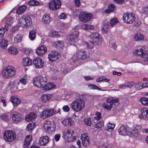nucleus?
<instances>
[{"label":"nucleus","mask_w":148,"mask_h":148,"mask_svg":"<svg viewBox=\"0 0 148 148\" xmlns=\"http://www.w3.org/2000/svg\"><path fill=\"white\" fill-rule=\"evenodd\" d=\"M134 54L137 56L145 58V60L148 62V51L145 52H143L141 50L138 49L134 52Z\"/></svg>","instance_id":"f8f14e48"},{"label":"nucleus","mask_w":148,"mask_h":148,"mask_svg":"<svg viewBox=\"0 0 148 148\" xmlns=\"http://www.w3.org/2000/svg\"><path fill=\"white\" fill-rule=\"evenodd\" d=\"M85 103L82 99L77 98L73 101L71 103L70 106L73 110L76 112H80L84 107Z\"/></svg>","instance_id":"f257e3e1"},{"label":"nucleus","mask_w":148,"mask_h":148,"mask_svg":"<svg viewBox=\"0 0 148 148\" xmlns=\"http://www.w3.org/2000/svg\"><path fill=\"white\" fill-rule=\"evenodd\" d=\"M134 38L135 40L137 41L143 40L144 37L143 34L140 33H137L135 35Z\"/></svg>","instance_id":"c9c22d12"},{"label":"nucleus","mask_w":148,"mask_h":148,"mask_svg":"<svg viewBox=\"0 0 148 148\" xmlns=\"http://www.w3.org/2000/svg\"><path fill=\"white\" fill-rule=\"evenodd\" d=\"M36 116V113L34 112H31L26 116L25 120L27 121H30L34 119Z\"/></svg>","instance_id":"c85d7f7f"},{"label":"nucleus","mask_w":148,"mask_h":148,"mask_svg":"<svg viewBox=\"0 0 148 148\" xmlns=\"http://www.w3.org/2000/svg\"><path fill=\"white\" fill-rule=\"evenodd\" d=\"M8 51L10 54L14 55H16L18 53L17 49L13 47L9 48L8 50Z\"/></svg>","instance_id":"37998d69"},{"label":"nucleus","mask_w":148,"mask_h":148,"mask_svg":"<svg viewBox=\"0 0 148 148\" xmlns=\"http://www.w3.org/2000/svg\"><path fill=\"white\" fill-rule=\"evenodd\" d=\"M71 130H68L66 132H64L63 137L65 140L67 142H72L75 140L76 137L72 136V132L71 134Z\"/></svg>","instance_id":"9b49d317"},{"label":"nucleus","mask_w":148,"mask_h":148,"mask_svg":"<svg viewBox=\"0 0 148 148\" xmlns=\"http://www.w3.org/2000/svg\"><path fill=\"white\" fill-rule=\"evenodd\" d=\"M79 32L75 31L67 36L66 39L71 45H75L78 41V37L79 35Z\"/></svg>","instance_id":"20e7f679"},{"label":"nucleus","mask_w":148,"mask_h":148,"mask_svg":"<svg viewBox=\"0 0 148 148\" xmlns=\"http://www.w3.org/2000/svg\"><path fill=\"white\" fill-rule=\"evenodd\" d=\"M35 124L34 123H30L28 124L27 126V128L29 131H32L34 129L35 127Z\"/></svg>","instance_id":"603ef678"},{"label":"nucleus","mask_w":148,"mask_h":148,"mask_svg":"<svg viewBox=\"0 0 148 148\" xmlns=\"http://www.w3.org/2000/svg\"><path fill=\"white\" fill-rule=\"evenodd\" d=\"M19 82L21 83L23 85H25L26 84V79H25L23 78L20 79L19 80Z\"/></svg>","instance_id":"338daca9"},{"label":"nucleus","mask_w":148,"mask_h":148,"mask_svg":"<svg viewBox=\"0 0 148 148\" xmlns=\"http://www.w3.org/2000/svg\"><path fill=\"white\" fill-rule=\"evenodd\" d=\"M49 36L50 37H58L59 36L58 32L56 31H51L49 33Z\"/></svg>","instance_id":"de8ad7c7"},{"label":"nucleus","mask_w":148,"mask_h":148,"mask_svg":"<svg viewBox=\"0 0 148 148\" xmlns=\"http://www.w3.org/2000/svg\"><path fill=\"white\" fill-rule=\"evenodd\" d=\"M13 21V18L10 17L7 19L6 21V24L9 26H10L12 23Z\"/></svg>","instance_id":"6e6d98bb"},{"label":"nucleus","mask_w":148,"mask_h":148,"mask_svg":"<svg viewBox=\"0 0 148 148\" xmlns=\"http://www.w3.org/2000/svg\"><path fill=\"white\" fill-rule=\"evenodd\" d=\"M54 109L45 110L43 111L40 114V116L45 119L47 117L52 115L53 114Z\"/></svg>","instance_id":"2eb2a0df"},{"label":"nucleus","mask_w":148,"mask_h":148,"mask_svg":"<svg viewBox=\"0 0 148 148\" xmlns=\"http://www.w3.org/2000/svg\"><path fill=\"white\" fill-rule=\"evenodd\" d=\"M8 26L5 25V26L1 28L0 29V37H3V36L5 32L8 31Z\"/></svg>","instance_id":"4c0bfd02"},{"label":"nucleus","mask_w":148,"mask_h":148,"mask_svg":"<svg viewBox=\"0 0 148 148\" xmlns=\"http://www.w3.org/2000/svg\"><path fill=\"white\" fill-rule=\"evenodd\" d=\"M113 106V104L112 103L109 104H104L103 106L104 109H106L107 110H111V108Z\"/></svg>","instance_id":"8fccbe9b"},{"label":"nucleus","mask_w":148,"mask_h":148,"mask_svg":"<svg viewBox=\"0 0 148 148\" xmlns=\"http://www.w3.org/2000/svg\"><path fill=\"white\" fill-rule=\"evenodd\" d=\"M104 126L103 122L102 121H101L95 124V126L96 128H100L103 127Z\"/></svg>","instance_id":"5fc2aeb1"},{"label":"nucleus","mask_w":148,"mask_h":148,"mask_svg":"<svg viewBox=\"0 0 148 148\" xmlns=\"http://www.w3.org/2000/svg\"><path fill=\"white\" fill-rule=\"evenodd\" d=\"M141 114L139 115V117L141 119H148V108H144L140 110Z\"/></svg>","instance_id":"a211bd4d"},{"label":"nucleus","mask_w":148,"mask_h":148,"mask_svg":"<svg viewBox=\"0 0 148 148\" xmlns=\"http://www.w3.org/2000/svg\"><path fill=\"white\" fill-rule=\"evenodd\" d=\"M55 44L57 48H62L64 46V43L62 41H58L55 42Z\"/></svg>","instance_id":"09e8293b"},{"label":"nucleus","mask_w":148,"mask_h":148,"mask_svg":"<svg viewBox=\"0 0 148 148\" xmlns=\"http://www.w3.org/2000/svg\"><path fill=\"white\" fill-rule=\"evenodd\" d=\"M90 38L97 44L101 43L102 41L101 38L98 33H92L90 35Z\"/></svg>","instance_id":"4468645a"},{"label":"nucleus","mask_w":148,"mask_h":148,"mask_svg":"<svg viewBox=\"0 0 148 148\" xmlns=\"http://www.w3.org/2000/svg\"><path fill=\"white\" fill-rule=\"evenodd\" d=\"M23 38L22 34H18L14 37V40L15 43H18L21 42Z\"/></svg>","instance_id":"72a5a7b5"},{"label":"nucleus","mask_w":148,"mask_h":148,"mask_svg":"<svg viewBox=\"0 0 148 148\" xmlns=\"http://www.w3.org/2000/svg\"><path fill=\"white\" fill-rule=\"evenodd\" d=\"M59 58V55L57 52L52 51L49 54L48 58L49 61L54 62L57 60Z\"/></svg>","instance_id":"6ab92c4d"},{"label":"nucleus","mask_w":148,"mask_h":148,"mask_svg":"<svg viewBox=\"0 0 148 148\" xmlns=\"http://www.w3.org/2000/svg\"><path fill=\"white\" fill-rule=\"evenodd\" d=\"M131 134L135 137H137L138 135V132L136 128H134L130 132Z\"/></svg>","instance_id":"864d4df0"},{"label":"nucleus","mask_w":148,"mask_h":148,"mask_svg":"<svg viewBox=\"0 0 148 148\" xmlns=\"http://www.w3.org/2000/svg\"><path fill=\"white\" fill-rule=\"evenodd\" d=\"M145 83L142 84L140 83H136L135 85V87L136 89L138 90L141 89L144 86Z\"/></svg>","instance_id":"3c124183"},{"label":"nucleus","mask_w":148,"mask_h":148,"mask_svg":"<svg viewBox=\"0 0 148 148\" xmlns=\"http://www.w3.org/2000/svg\"><path fill=\"white\" fill-rule=\"evenodd\" d=\"M92 14L83 12H81L79 14V20L83 23H86L90 21L92 18Z\"/></svg>","instance_id":"6e6552de"},{"label":"nucleus","mask_w":148,"mask_h":148,"mask_svg":"<svg viewBox=\"0 0 148 148\" xmlns=\"http://www.w3.org/2000/svg\"><path fill=\"white\" fill-rule=\"evenodd\" d=\"M32 139V136L30 135H29L26 137L24 144V148H29Z\"/></svg>","instance_id":"393cba45"},{"label":"nucleus","mask_w":148,"mask_h":148,"mask_svg":"<svg viewBox=\"0 0 148 148\" xmlns=\"http://www.w3.org/2000/svg\"><path fill=\"white\" fill-rule=\"evenodd\" d=\"M97 116L94 117V119L97 120H99L101 117V114L100 112H97L95 114Z\"/></svg>","instance_id":"052dcab7"},{"label":"nucleus","mask_w":148,"mask_h":148,"mask_svg":"<svg viewBox=\"0 0 148 148\" xmlns=\"http://www.w3.org/2000/svg\"><path fill=\"white\" fill-rule=\"evenodd\" d=\"M61 2L59 0H52L49 4V7L51 10H56L61 7Z\"/></svg>","instance_id":"9d476101"},{"label":"nucleus","mask_w":148,"mask_h":148,"mask_svg":"<svg viewBox=\"0 0 148 148\" xmlns=\"http://www.w3.org/2000/svg\"><path fill=\"white\" fill-rule=\"evenodd\" d=\"M18 23L21 26L29 27L31 26L32 22L31 18L28 15L25 14L20 18Z\"/></svg>","instance_id":"f03ea898"},{"label":"nucleus","mask_w":148,"mask_h":148,"mask_svg":"<svg viewBox=\"0 0 148 148\" xmlns=\"http://www.w3.org/2000/svg\"><path fill=\"white\" fill-rule=\"evenodd\" d=\"M62 109L64 112H68L69 111L70 109L68 105H65L63 106Z\"/></svg>","instance_id":"e2e57ef3"},{"label":"nucleus","mask_w":148,"mask_h":148,"mask_svg":"<svg viewBox=\"0 0 148 148\" xmlns=\"http://www.w3.org/2000/svg\"><path fill=\"white\" fill-rule=\"evenodd\" d=\"M19 28V27L18 26H16L14 27L11 29V31L12 33H14L15 32L17 31Z\"/></svg>","instance_id":"0e129e2a"},{"label":"nucleus","mask_w":148,"mask_h":148,"mask_svg":"<svg viewBox=\"0 0 148 148\" xmlns=\"http://www.w3.org/2000/svg\"><path fill=\"white\" fill-rule=\"evenodd\" d=\"M86 44L88 48L90 49L92 48L94 46V44L93 42L91 41H88Z\"/></svg>","instance_id":"bf43d9fd"},{"label":"nucleus","mask_w":148,"mask_h":148,"mask_svg":"<svg viewBox=\"0 0 148 148\" xmlns=\"http://www.w3.org/2000/svg\"><path fill=\"white\" fill-rule=\"evenodd\" d=\"M51 95L49 94H43L41 97V100L43 103H46L51 98Z\"/></svg>","instance_id":"c756f323"},{"label":"nucleus","mask_w":148,"mask_h":148,"mask_svg":"<svg viewBox=\"0 0 148 148\" xmlns=\"http://www.w3.org/2000/svg\"><path fill=\"white\" fill-rule=\"evenodd\" d=\"M33 64L35 67L38 69H40L43 67L44 65V62L40 58H35L33 60Z\"/></svg>","instance_id":"ddd939ff"},{"label":"nucleus","mask_w":148,"mask_h":148,"mask_svg":"<svg viewBox=\"0 0 148 148\" xmlns=\"http://www.w3.org/2000/svg\"><path fill=\"white\" fill-rule=\"evenodd\" d=\"M66 17V16L63 13H62L59 16V18L60 19H65Z\"/></svg>","instance_id":"774afa93"},{"label":"nucleus","mask_w":148,"mask_h":148,"mask_svg":"<svg viewBox=\"0 0 148 148\" xmlns=\"http://www.w3.org/2000/svg\"><path fill=\"white\" fill-rule=\"evenodd\" d=\"M115 126V125L114 124H112L110 122H108L105 127V129L107 130H108L110 129L112 130Z\"/></svg>","instance_id":"49530a36"},{"label":"nucleus","mask_w":148,"mask_h":148,"mask_svg":"<svg viewBox=\"0 0 148 148\" xmlns=\"http://www.w3.org/2000/svg\"><path fill=\"white\" fill-rule=\"evenodd\" d=\"M115 8V6L113 4H111L108 6V9L106 10L105 12L106 13H108L111 12L113 11Z\"/></svg>","instance_id":"ea45409f"},{"label":"nucleus","mask_w":148,"mask_h":148,"mask_svg":"<svg viewBox=\"0 0 148 148\" xmlns=\"http://www.w3.org/2000/svg\"><path fill=\"white\" fill-rule=\"evenodd\" d=\"M47 51V48L44 45L39 47L36 50V53L39 56L43 55Z\"/></svg>","instance_id":"412c9836"},{"label":"nucleus","mask_w":148,"mask_h":148,"mask_svg":"<svg viewBox=\"0 0 148 148\" xmlns=\"http://www.w3.org/2000/svg\"><path fill=\"white\" fill-rule=\"evenodd\" d=\"M49 140V138L47 136H43L39 139V144L41 146H45L48 143Z\"/></svg>","instance_id":"b1692460"},{"label":"nucleus","mask_w":148,"mask_h":148,"mask_svg":"<svg viewBox=\"0 0 148 148\" xmlns=\"http://www.w3.org/2000/svg\"><path fill=\"white\" fill-rule=\"evenodd\" d=\"M109 22H107L104 24L103 27L102 29V32L103 33H106L109 30Z\"/></svg>","instance_id":"a19ab883"},{"label":"nucleus","mask_w":148,"mask_h":148,"mask_svg":"<svg viewBox=\"0 0 148 148\" xmlns=\"http://www.w3.org/2000/svg\"><path fill=\"white\" fill-rule=\"evenodd\" d=\"M8 45V42L5 39H2L1 40L0 44V46L3 49L5 48Z\"/></svg>","instance_id":"c03bdc74"},{"label":"nucleus","mask_w":148,"mask_h":148,"mask_svg":"<svg viewBox=\"0 0 148 148\" xmlns=\"http://www.w3.org/2000/svg\"><path fill=\"white\" fill-rule=\"evenodd\" d=\"M140 101L143 105L148 106V98L142 97L140 99Z\"/></svg>","instance_id":"58836bf2"},{"label":"nucleus","mask_w":148,"mask_h":148,"mask_svg":"<svg viewBox=\"0 0 148 148\" xmlns=\"http://www.w3.org/2000/svg\"><path fill=\"white\" fill-rule=\"evenodd\" d=\"M22 120V117L20 114L17 112H14L12 114V121L15 123L20 122Z\"/></svg>","instance_id":"aec40b11"},{"label":"nucleus","mask_w":148,"mask_h":148,"mask_svg":"<svg viewBox=\"0 0 148 148\" xmlns=\"http://www.w3.org/2000/svg\"><path fill=\"white\" fill-rule=\"evenodd\" d=\"M82 29L87 30L89 29L93 30L95 28L94 26L90 24H84L81 26Z\"/></svg>","instance_id":"473e14b6"},{"label":"nucleus","mask_w":148,"mask_h":148,"mask_svg":"<svg viewBox=\"0 0 148 148\" xmlns=\"http://www.w3.org/2000/svg\"><path fill=\"white\" fill-rule=\"evenodd\" d=\"M19 84V82H17L16 81H11L9 83L8 86L10 88H13Z\"/></svg>","instance_id":"79ce46f5"},{"label":"nucleus","mask_w":148,"mask_h":148,"mask_svg":"<svg viewBox=\"0 0 148 148\" xmlns=\"http://www.w3.org/2000/svg\"><path fill=\"white\" fill-rule=\"evenodd\" d=\"M127 128L128 127L127 126L122 125L121 126L118 130L119 134L123 136H126L127 133L129 132Z\"/></svg>","instance_id":"4be33fe9"},{"label":"nucleus","mask_w":148,"mask_h":148,"mask_svg":"<svg viewBox=\"0 0 148 148\" xmlns=\"http://www.w3.org/2000/svg\"><path fill=\"white\" fill-rule=\"evenodd\" d=\"M15 73V68L12 66H9L3 69L2 72V74L4 78H9L14 76Z\"/></svg>","instance_id":"7ed1b4c3"},{"label":"nucleus","mask_w":148,"mask_h":148,"mask_svg":"<svg viewBox=\"0 0 148 148\" xmlns=\"http://www.w3.org/2000/svg\"><path fill=\"white\" fill-rule=\"evenodd\" d=\"M47 83V79L45 77L40 76L34 78L33 81L34 85L36 87L40 88L42 86Z\"/></svg>","instance_id":"39448f33"},{"label":"nucleus","mask_w":148,"mask_h":148,"mask_svg":"<svg viewBox=\"0 0 148 148\" xmlns=\"http://www.w3.org/2000/svg\"><path fill=\"white\" fill-rule=\"evenodd\" d=\"M84 123L87 126H90L92 124L90 119L88 118L85 119L84 120Z\"/></svg>","instance_id":"4d7b16f0"},{"label":"nucleus","mask_w":148,"mask_h":148,"mask_svg":"<svg viewBox=\"0 0 148 148\" xmlns=\"http://www.w3.org/2000/svg\"><path fill=\"white\" fill-rule=\"evenodd\" d=\"M26 9V7L24 5L21 6L16 9V12L18 14H22L24 12Z\"/></svg>","instance_id":"2f4dec72"},{"label":"nucleus","mask_w":148,"mask_h":148,"mask_svg":"<svg viewBox=\"0 0 148 148\" xmlns=\"http://www.w3.org/2000/svg\"><path fill=\"white\" fill-rule=\"evenodd\" d=\"M42 21L45 24H49L51 21V18L49 15L47 14L44 15L43 16Z\"/></svg>","instance_id":"f704fd0d"},{"label":"nucleus","mask_w":148,"mask_h":148,"mask_svg":"<svg viewBox=\"0 0 148 148\" xmlns=\"http://www.w3.org/2000/svg\"><path fill=\"white\" fill-rule=\"evenodd\" d=\"M11 100L14 106H17L21 102V100L16 96L11 97Z\"/></svg>","instance_id":"cd10ccee"},{"label":"nucleus","mask_w":148,"mask_h":148,"mask_svg":"<svg viewBox=\"0 0 148 148\" xmlns=\"http://www.w3.org/2000/svg\"><path fill=\"white\" fill-rule=\"evenodd\" d=\"M37 32L36 29H33L29 31V37L31 40H33L35 39Z\"/></svg>","instance_id":"7c9ffc66"},{"label":"nucleus","mask_w":148,"mask_h":148,"mask_svg":"<svg viewBox=\"0 0 148 148\" xmlns=\"http://www.w3.org/2000/svg\"><path fill=\"white\" fill-rule=\"evenodd\" d=\"M3 137L6 141L9 142H12L15 139L16 134L12 130H7L4 132Z\"/></svg>","instance_id":"423d86ee"},{"label":"nucleus","mask_w":148,"mask_h":148,"mask_svg":"<svg viewBox=\"0 0 148 148\" xmlns=\"http://www.w3.org/2000/svg\"><path fill=\"white\" fill-rule=\"evenodd\" d=\"M119 101V99L118 98L114 97H110L107 99L106 102L107 103H112L117 102Z\"/></svg>","instance_id":"e433bc0d"},{"label":"nucleus","mask_w":148,"mask_h":148,"mask_svg":"<svg viewBox=\"0 0 148 148\" xmlns=\"http://www.w3.org/2000/svg\"><path fill=\"white\" fill-rule=\"evenodd\" d=\"M45 130L48 133H51L56 129V126L53 122L47 121L45 123L44 125Z\"/></svg>","instance_id":"1a4fd4ad"},{"label":"nucleus","mask_w":148,"mask_h":148,"mask_svg":"<svg viewBox=\"0 0 148 148\" xmlns=\"http://www.w3.org/2000/svg\"><path fill=\"white\" fill-rule=\"evenodd\" d=\"M76 56L78 60H85L87 58L88 56L86 52L82 49L78 51Z\"/></svg>","instance_id":"dca6fc26"},{"label":"nucleus","mask_w":148,"mask_h":148,"mask_svg":"<svg viewBox=\"0 0 148 148\" xmlns=\"http://www.w3.org/2000/svg\"><path fill=\"white\" fill-rule=\"evenodd\" d=\"M56 86V85L53 83H48L43 86L42 89L44 90H47L54 88Z\"/></svg>","instance_id":"bb28decb"},{"label":"nucleus","mask_w":148,"mask_h":148,"mask_svg":"<svg viewBox=\"0 0 148 148\" xmlns=\"http://www.w3.org/2000/svg\"><path fill=\"white\" fill-rule=\"evenodd\" d=\"M82 143L85 147H87L90 144L89 138L86 133L82 134L81 136Z\"/></svg>","instance_id":"f3484780"},{"label":"nucleus","mask_w":148,"mask_h":148,"mask_svg":"<svg viewBox=\"0 0 148 148\" xmlns=\"http://www.w3.org/2000/svg\"><path fill=\"white\" fill-rule=\"evenodd\" d=\"M1 118L2 120L4 121H6L8 120L9 118L8 116L5 114H3L2 115Z\"/></svg>","instance_id":"69168bd1"},{"label":"nucleus","mask_w":148,"mask_h":148,"mask_svg":"<svg viewBox=\"0 0 148 148\" xmlns=\"http://www.w3.org/2000/svg\"><path fill=\"white\" fill-rule=\"evenodd\" d=\"M22 65L24 66L30 65L32 64V60L29 58H24L22 59Z\"/></svg>","instance_id":"a878e982"},{"label":"nucleus","mask_w":148,"mask_h":148,"mask_svg":"<svg viewBox=\"0 0 148 148\" xmlns=\"http://www.w3.org/2000/svg\"><path fill=\"white\" fill-rule=\"evenodd\" d=\"M141 12L142 14H148V7H145L143 8L142 9Z\"/></svg>","instance_id":"680f3d73"},{"label":"nucleus","mask_w":148,"mask_h":148,"mask_svg":"<svg viewBox=\"0 0 148 148\" xmlns=\"http://www.w3.org/2000/svg\"><path fill=\"white\" fill-rule=\"evenodd\" d=\"M62 124L66 127L71 126L74 124V122L70 118H67L61 121Z\"/></svg>","instance_id":"5701e85b"},{"label":"nucleus","mask_w":148,"mask_h":148,"mask_svg":"<svg viewBox=\"0 0 148 148\" xmlns=\"http://www.w3.org/2000/svg\"><path fill=\"white\" fill-rule=\"evenodd\" d=\"M135 18L134 14L131 12L126 13L123 15V21L124 23L127 24H132L134 21Z\"/></svg>","instance_id":"0eeeda50"},{"label":"nucleus","mask_w":148,"mask_h":148,"mask_svg":"<svg viewBox=\"0 0 148 148\" xmlns=\"http://www.w3.org/2000/svg\"><path fill=\"white\" fill-rule=\"evenodd\" d=\"M118 21V19L116 18L112 19L110 21V25L112 27H113V25H115Z\"/></svg>","instance_id":"13d9d810"},{"label":"nucleus","mask_w":148,"mask_h":148,"mask_svg":"<svg viewBox=\"0 0 148 148\" xmlns=\"http://www.w3.org/2000/svg\"><path fill=\"white\" fill-rule=\"evenodd\" d=\"M88 86L89 88H90V89H97L99 90L104 91V90H102L100 88L98 87L96 85L90 84L88 85Z\"/></svg>","instance_id":"a18cd8bd"}]
</instances>
